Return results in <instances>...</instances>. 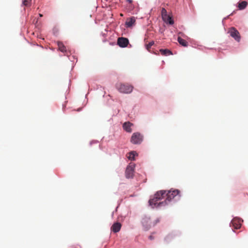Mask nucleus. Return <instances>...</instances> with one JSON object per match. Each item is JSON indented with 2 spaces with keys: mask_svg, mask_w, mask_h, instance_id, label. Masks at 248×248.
I'll return each mask as SVG.
<instances>
[{
  "mask_svg": "<svg viewBox=\"0 0 248 248\" xmlns=\"http://www.w3.org/2000/svg\"><path fill=\"white\" fill-rule=\"evenodd\" d=\"M162 19H163V21H165L167 23H169L170 25H172L174 23L173 19L169 15H167L166 16L163 17L162 18Z\"/></svg>",
  "mask_w": 248,
  "mask_h": 248,
  "instance_id": "ddd939ff",
  "label": "nucleus"
},
{
  "mask_svg": "<svg viewBox=\"0 0 248 248\" xmlns=\"http://www.w3.org/2000/svg\"><path fill=\"white\" fill-rule=\"evenodd\" d=\"M177 40L179 44L182 46H187V42L181 37H178Z\"/></svg>",
  "mask_w": 248,
  "mask_h": 248,
  "instance_id": "dca6fc26",
  "label": "nucleus"
},
{
  "mask_svg": "<svg viewBox=\"0 0 248 248\" xmlns=\"http://www.w3.org/2000/svg\"><path fill=\"white\" fill-rule=\"evenodd\" d=\"M117 89L121 93H129L133 91V87L127 83H117L116 85Z\"/></svg>",
  "mask_w": 248,
  "mask_h": 248,
  "instance_id": "f03ea898",
  "label": "nucleus"
},
{
  "mask_svg": "<svg viewBox=\"0 0 248 248\" xmlns=\"http://www.w3.org/2000/svg\"><path fill=\"white\" fill-rule=\"evenodd\" d=\"M122 225L119 222L114 223L111 227V230L114 232H117L120 231Z\"/></svg>",
  "mask_w": 248,
  "mask_h": 248,
  "instance_id": "9d476101",
  "label": "nucleus"
},
{
  "mask_svg": "<svg viewBox=\"0 0 248 248\" xmlns=\"http://www.w3.org/2000/svg\"><path fill=\"white\" fill-rule=\"evenodd\" d=\"M58 48L60 51H61L62 52H65L66 53L67 50L65 46H64L63 43L61 42H58Z\"/></svg>",
  "mask_w": 248,
  "mask_h": 248,
  "instance_id": "4468645a",
  "label": "nucleus"
},
{
  "mask_svg": "<svg viewBox=\"0 0 248 248\" xmlns=\"http://www.w3.org/2000/svg\"><path fill=\"white\" fill-rule=\"evenodd\" d=\"M241 220L239 218H234L231 222V226L235 229H238L241 226Z\"/></svg>",
  "mask_w": 248,
  "mask_h": 248,
  "instance_id": "6e6552de",
  "label": "nucleus"
},
{
  "mask_svg": "<svg viewBox=\"0 0 248 248\" xmlns=\"http://www.w3.org/2000/svg\"><path fill=\"white\" fill-rule=\"evenodd\" d=\"M228 33L236 41L239 42L241 36L239 31L234 27H231L229 29Z\"/></svg>",
  "mask_w": 248,
  "mask_h": 248,
  "instance_id": "39448f33",
  "label": "nucleus"
},
{
  "mask_svg": "<svg viewBox=\"0 0 248 248\" xmlns=\"http://www.w3.org/2000/svg\"><path fill=\"white\" fill-rule=\"evenodd\" d=\"M248 2L246 1H243L240 2L238 4V8L240 10L244 9L247 6Z\"/></svg>",
  "mask_w": 248,
  "mask_h": 248,
  "instance_id": "f3484780",
  "label": "nucleus"
},
{
  "mask_svg": "<svg viewBox=\"0 0 248 248\" xmlns=\"http://www.w3.org/2000/svg\"><path fill=\"white\" fill-rule=\"evenodd\" d=\"M129 41L127 38L120 37L118 39L117 44L121 47H125L127 46Z\"/></svg>",
  "mask_w": 248,
  "mask_h": 248,
  "instance_id": "1a4fd4ad",
  "label": "nucleus"
},
{
  "mask_svg": "<svg viewBox=\"0 0 248 248\" xmlns=\"http://www.w3.org/2000/svg\"><path fill=\"white\" fill-rule=\"evenodd\" d=\"M137 155V154L135 151H132L129 153L128 158L131 160H135V156Z\"/></svg>",
  "mask_w": 248,
  "mask_h": 248,
  "instance_id": "a211bd4d",
  "label": "nucleus"
},
{
  "mask_svg": "<svg viewBox=\"0 0 248 248\" xmlns=\"http://www.w3.org/2000/svg\"><path fill=\"white\" fill-rule=\"evenodd\" d=\"M126 0L130 3H131L132 2V0Z\"/></svg>",
  "mask_w": 248,
  "mask_h": 248,
  "instance_id": "4be33fe9",
  "label": "nucleus"
},
{
  "mask_svg": "<svg viewBox=\"0 0 248 248\" xmlns=\"http://www.w3.org/2000/svg\"><path fill=\"white\" fill-rule=\"evenodd\" d=\"M160 52L161 55L163 56H168L172 54L171 51L168 49H160Z\"/></svg>",
  "mask_w": 248,
  "mask_h": 248,
  "instance_id": "2eb2a0df",
  "label": "nucleus"
},
{
  "mask_svg": "<svg viewBox=\"0 0 248 248\" xmlns=\"http://www.w3.org/2000/svg\"><path fill=\"white\" fill-rule=\"evenodd\" d=\"M166 191L160 190L157 191L154 196V198L149 201V204L153 208L165 206L167 204L166 200L163 202H158V201L163 199L166 196Z\"/></svg>",
  "mask_w": 248,
  "mask_h": 248,
  "instance_id": "f257e3e1",
  "label": "nucleus"
},
{
  "mask_svg": "<svg viewBox=\"0 0 248 248\" xmlns=\"http://www.w3.org/2000/svg\"><path fill=\"white\" fill-rule=\"evenodd\" d=\"M161 15H162V17L163 18V17H165L166 16H167L168 15L167 14V12L166 11V10L163 8L162 9V10H161Z\"/></svg>",
  "mask_w": 248,
  "mask_h": 248,
  "instance_id": "aec40b11",
  "label": "nucleus"
},
{
  "mask_svg": "<svg viewBox=\"0 0 248 248\" xmlns=\"http://www.w3.org/2000/svg\"><path fill=\"white\" fill-rule=\"evenodd\" d=\"M31 0H23L22 4L25 6L30 5Z\"/></svg>",
  "mask_w": 248,
  "mask_h": 248,
  "instance_id": "6ab92c4d",
  "label": "nucleus"
},
{
  "mask_svg": "<svg viewBox=\"0 0 248 248\" xmlns=\"http://www.w3.org/2000/svg\"><path fill=\"white\" fill-rule=\"evenodd\" d=\"M154 44V42L152 41L150 42L148 44L146 45V49L149 51L151 47Z\"/></svg>",
  "mask_w": 248,
  "mask_h": 248,
  "instance_id": "412c9836",
  "label": "nucleus"
},
{
  "mask_svg": "<svg viewBox=\"0 0 248 248\" xmlns=\"http://www.w3.org/2000/svg\"><path fill=\"white\" fill-rule=\"evenodd\" d=\"M135 22L136 20L135 17H132L127 19L125 25L127 27H131L135 24Z\"/></svg>",
  "mask_w": 248,
  "mask_h": 248,
  "instance_id": "f8f14e48",
  "label": "nucleus"
},
{
  "mask_svg": "<svg viewBox=\"0 0 248 248\" xmlns=\"http://www.w3.org/2000/svg\"><path fill=\"white\" fill-rule=\"evenodd\" d=\"M169 236H168L166 237V239H167V238H169Z\"/></svg>",
  "mask_w": 248,
  "mask_h": 248,
  "instance_id": "393cba45",
  "label": "nucleus"
},
{
  "mask_svg": "<svg viewBox=\"0 0 248 248\" xmlns=\"http://www.w3.org/2000/svg\"><path fill=\"white\" fill-rule=\"evenodd\" d=\"M180 191L175 189L173 190H169L166 193V201L170 202L173 199H174L176 196L179 194Z\"/></svg>",
  "mask_w": 248,
  "mask_h": 248,
  "instance_id": "423d86ee",
  "label": "nucleus"
},
{
  "mask_svg": "<svg viewBox=\"0 0 248 248\" xmlns=\"http://www.w3.org/2000/svg\"><path fill=\"white\" fill-rule=\"evenodd\" d=\"M133 124L129 122H125L123 125V128L126 132L131 133L132 132L131 126Z\"/></svg>",
  "mask_w": 248,
  "mask_h": 248,
  "instance_id": "9b49d317",
  "label": "nucleus"
},
{
  "mask_svg": "<svg viewBox=\"0 0 248 248\" xmlns=\"http://www.w3.org/2000/svg\"><path fill=\"white\" fill-rule=\"evenodd\" d=\"M39 16L40 17H42L43 16V15L41 14H39Z\"/></svg>",
  "mask_w": 248,
  "mask_h": 248,
  "instance_id": "b1692460",
  "label": "nucleus"
},
{
  "mask_svg": "<svg viewBox=\"0 0 248 248\" xmlns=\"http://www.w3.org/2000/svg\"><path fill=\"white\" fill-rule=\"evenodd\" d=\"M135 165L134 164H130L128 165L125 170V175L126 178H133L134 176Z\"/></svg>",
  "mask_w": 248,
  "mask_h": 248,
  "instance_id": "0eeeda50",
  "label": "nucleus"
},
{
  "mask_svg": "<svg viewBox=\"0 0 248 248\" xmlns=\"http://www.w3.org/2000/svg\"><path fill=\"white\" fill-rule=\"evenodd\" d=\"M149 239H151V240L153 239V237H152V235H150V236H149Z\"/></svg>",
  "mask_w": 248,
  "mask_h": 248,
  "instance_id": "5701e85b",
  "label": "nucleus"
},
{
  "mask_svg": "<svg viewBox=\"0 0 248 248\" xmlns=\"http://www.w3.org/2000/svg\"><path fill=\"white\" fill-rule=\"evenodd\" d=\"M141 223L144 228L147 230L150 228L152 226H154L155 225L157 222L153 223L151 220V218L149 217L145 216L142 218Z\"/></svg>",
  "mask_w": 248,
  "mask_h": 248,
  "instance_id": "20e7f679",
  "label": "nucleus"
},
{
  "mask_svg": "<svg viewBox=\"0 0 248 248\" xmlns=\"http://www.w3.org/2000/svg\"><path fill=\"white\" fill-rule=\"evenodd\" d=\"M143 140V136L139 132L134 133L131 138V142L134 144H140Z\"/></svg>",
  "mask_w": 248,
  "mask_h": 248,
  "instance_id": "7ed1b4c3",
  "label": "nucleus"
}]
</instances>
